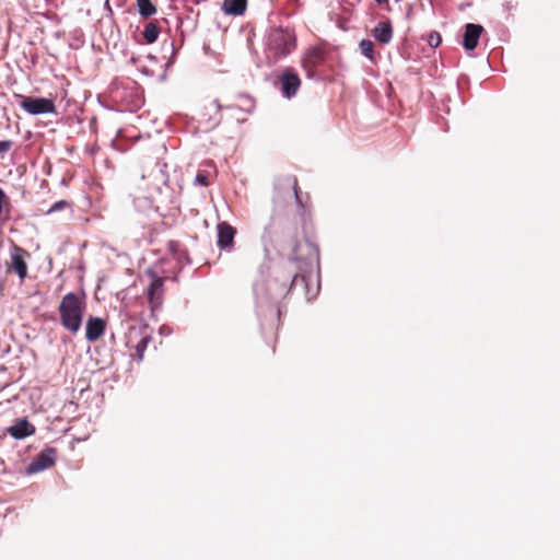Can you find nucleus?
Here are the masks:
<instances>
[{
  "mask_svg": "<svg viewBox=\"0 0 560 560\" xmlns=\"http://www.w3.org/2000/svg\"><path fill=\"white\" fill-rule=\"evenodd\" d=\"M84 310L85 303L78 294L67 293L58 307L62 326L73 334L78 332L82 325Z\"/></svg>",
  "mask_w": 560,
  "mask_h": 560,
  "instance_id": "obj_1",
  "label": "nucleus"
},
{
  "mask_svg": "<svg viewBox=\"0 0 560 560\" xmlns=\"http://www.w3.org/2000/svg\"><path fill=\"white\" fill-rule=\"evenodd\" d=\"M268 51L272 54L273 60L289 55L296 46V38L293 32L287 28H272L268 35Z\"/></svg>",
  "mask_w": 560,
  "mask_h": 560,
  "instance_id": "obj_2",
  "label": "nucleus"
},
{
  "mask_svg": "<svg viewBox=\"0 0 560 560\" xmlns=\"http://www.w3.org/2000/svg\"><path fill=\"white\" fill-rule=\"evenodd\" d=\"M21 102L20 106L31 115L54 114L56 106L51 98L45 97H30L24 95H16Z\"/></svg>",
  "mask_w": 560,
  "mask_h": 560,
  "instance_id": "obj_3",
  "label": "nucleus"
},
{
  "mask_svg": "<svg viewBox=\"0 0 560 560\" xmlns=\"http://www.w3.org/2000/svg\"><path fill=\"white\" fill-rule=\"evenodd\" d=\"M57 451L54 447H47L36 455V457L26 467V474H37L55 465Z\"/></svg>",
  "mask_w": 560,
  "mask_h": 560,
  "instance_id": "obj_4",
  "label": "nucleus"
},
{
  "mask_svg": "<svg viewBox=\"0 0 560 560\" xmlns=\"http://www.w3.org/2000/svg\"><path fill=\"white\" fill-rule=\"evenodd\" d=\"M27 256L28 253L25 249L14 246L10 255V260L7 264V271L14 272L21 280H24L27 276V264L25 261Z\"/></svg>",
  "mask_w": 560,
  "mask_h": 560,
  "instance_id": "obj_5",
  "label": "nucleus"
},
{
  "mask_svg": "<svg viewBox=\"0 0 560 560\" xmlns=\"http://www.w3.org/2000/svg\"><path fill=\"white\" fill-rule=\"evenodd\" d=\"M279 83H280V91L282 94L291 98L293 97L300 86H301V79L298 75L296 72H294L291 69H285L280 75H279Z\"/></svg>",
  "mask_w": 560,
  "mask_h": 560,
  "instance_id": "obj_6",
  "label": "nucleus"
},
{
  "mask_svg": "<svg viewBox=\"0 0 560 560\" xmlns=\"http://www.w3.org/2000/svg\"><path fill=\"white\" fill-rule=\"evenodd\" d=\"M218 230V247L222 250H231L234 246V238L237 233L236 229L230 223L222 221L217 225Z\"/></svg>",
  "mask_w": 560,
  "mask_h": 560,
  "instance_id": "obj_7",
  "label": "nucleus"
},
{
  "mask_svg": "<svg viewBox=\"0 0 560 560\" xmlns=\"http://www.w3.org/2000/svg\"><path fill=\"white\" fill-rule=\"evenodd\" d=\"M327 48L325 45H317L307 49L303 58V67L307 71L315 70L318 66L324 63L327 56Z\"/></svg>",
  "mask_w": 560,
  "mask_h": 560,
  "instance_id": "obj_8",
  "label": "nucleus"
},
{
  "mask_svg": "<svg viewBox=\"0 0 560 560\" xmlns=\"http://www.w3.org/2000/svg\"><path fill=\"white\" fill-rule=\"evenodd\" d=\"M253 107V101L249 97L240 95L236 102L226 106L225 109L230 113L231 117L241 122L246 120V116Z\"/></svg>",
  "mask_w": 560,
  "mask_h": 560,
  "instance_id": "obj_9",
  "label": "nucleus"
},
{
  "mask_svg": "<svg viewBox=\"0 0 560 560\" xmlns=\"http://www.w3.org/2000/svg\"><path fill=\"white\" fill-rule=\"evenodd\" d=\"M483 27L480 24L468 23L465 25L463 46L466 50H474L478 46Z\"/></svg>",
  "mask_w": 560,
  "mask_h": 560,
  "instance_id": "obj_10",
  "label": "nucleus"
},
{
  "mask_svg": "<svg viewBox=\"0 0 560 560\" xmlns=\"http://www.w3.org/2000/svg\"><path fill=\"white\" fill-rule=\"evenodd\" d=\"M106 323L100 317H90L86 322L85 338L90 341L98 340L105 332Z\"/></svg>",
  "mask_w": 560,
  "mask_h": 560,
  "instance_id": "obj_11",
  "label": "nucleus"
},
{
  "mask_svg": "<svg viewBox=\"0 0 560 560\" xmlns=\"http://www.w3.org/2000/svg\"><path fill=\"white\" fill-rule=\"evenodd\" d=\"M8 432L14 439L21 440L34 434L35 428L26 419H21L10 427Z\"/></svg>",
  "mask_w": 560,
  "mask_h": 560,
  "instance_id": "obj_12",
  "label": "nucleus"
},
{
  "mask_svg": "<svg viewBox=\"0 0 560 560\" xmlns=\"http://www.w3.org/2000/svg\"><path fill=\"white\" fill-rule=\"evenodd\" d=\"M372 35L381 44H388L393 38L392 23L388 20L378 22L372 30Z\"/></svg>",
  "mask_w": 560,
  "mask_h": 560,
  "instance_id": "obj_13",
  "label": "nucleus"
},
{
  "mask_svg": "<svg viewBox=\"0 0 560 560\" xmlns=\"http://www.w3.org/2000/svg\"><path fill=\"white\" fill-rule=\"evenodd\" d=\"M163 294V280L158 278L152 281L148 289L149 301L152 307L159 306L162 303Z\"/></svg>",
  "mask_w": 560,
  "mask_h": 560,
  "instance_id": "obj_14",
  "label": "nucleus"
},
{
  "mask_svg": "<svg viewBox=\"0 0 560 560\" xmlns=\"http://www.w3.org/2000/svg\"><path fill=\"white\" fill-rule=\"evenodd\" d=\"M247 8V0H224L222 9L230 15H242Z\"/></svg>",
  "mask_w": 560,
  "mask_h": 560,
  "instance_id": "obj_15",
  "label": "nucleus"
},
{
  "mask_svg": "<svg viewBox=\"0 0 560 560\" xmlns=\"http://www.w3.org/2000/svg\"><path fill=\"white\" fill-rule=\"evenodd\" d=\"M160 34V28L154 23H148L143 30V38L148 44L154 43Z\"/></svg>",
  "mask_w": 560,
  "mask_h": 560,
  "instance_id": "obj_16",
  "label": "nucleus"
},
{
  "mask_svg": "<svg viewBox=\"0 0 560 560\" xmlns=\"http://www.w3.org/2000/svg\"><path fill=\"white\" fill-rule=\"evenodd\" d=\"M137 5L139 13L144 18H149L156 13V8L151 0H137Z\"/></svg>",
  "mask_w": 560,
  "mask_h": 560,
  "instance_id": "obj_17",
  "label": "nucleus"
},
{
  "mask_svg": "<svg viewBox=\"0 0 560 560\" xmlns=\"http://www.w3.org/2000/svg\"><path fill=\"white\" fill-rule=\"evenodd\" d=\"M152 337L150 335H144L136 345V357L138 361H142L144 357V351L148 345L151 342Z\"/></svg>",
  "mask_w": 560,
  "mask_h": 560,
  "instance_id": "obj_18",
  "label": "nucleus"
},
{
  "mask_svg": "<svg viewBox=\"0 0 560 560\" xmlns=\"http://www.w3.org/2000/svg\"><path fill=\"white\" fill-rule=\"evenodd\" d=\"M360 49L362 55L373 60L374 58V44L370 39H362L360 42Z\"/></svg>",
  "mask_w": 560,
  "mask_h": 560,
  "instance_id": "obj_19",
  "label": "nucleus"
},
{
  "mask_svg": "<svg viewBox=\"0 0 560 560\" xmlns=\"http://www.w3.org/2000/svg\"><path fill=\"white\" fill-rule=\"evenodd\" d=\"M195 183L201 186H209L210 173L207 171H199L195 177Z\"/></svg>",
  "mask_w": 560,
  "mask_h": 560,
  "instance_id": "obj_20",
  "label": "nucleus"
},
{
  "mask_svg": "<svg viewBox=\"0 0 560 560\" xmlns=\"http://www.w3.org/2000/svg\"><path fill=\"white\" fill-rule=\"evenodd\" d=\"M67 208H70V203L66 200H59L55 202L45 213L50 214L57 211L65 210Z\"/></svg>",
  "mask_w": 560,
  "mask_h": 560,
  "instance_id": "obj_21",
  "label": "nucleus"
},
{
  "mask_svg": "<svg viewBox=\"0 0 560 560\" xmlns=\"http://www.w3.org/2000/svg\"><path fill=\"white\" fill-rule=\"evenodd\" d=\"M442 42V37L440 35V33L438 32H431L428 36V44L431 46V47H438L440 46Z\"/></svg>",
  "mask_w": 560,
  "mask_h": 560,
  "instance_id": "obj_22",
  "label": "nucleus"
},
{
  "mask_svg": "<svg viewBox=\"0 0 560 560\" xmlns=\"http://www.w3.org/2000/svg\"><path fill=\"white\" fill-rule=\"evenodd\" d=\"M13 147V141L11 140H2L0 141V155L3 156L7 152H9Z\"/></svg>",
  "mask_w": 560,
  "mask_h": 560,
  "instance_id": "obj_23",
  "label": "nucleus"
},
{
  "mask_svg": "<svg viewBox=\"0 0 560 560\" xmlns=\"http://www.w3.org/2000/svg\"><path fill=\"white\" fill-rule=\"evenodd\" d=\"M293 191H294V196H295V200H296L298 205L301 207H304V202L300 195V187H299V183H298L296 178H294V180H293Z\"/></svg>",
  "mask_w": 560,
  "mask_h": 560,
  "instance_id": "obj_24",
  "label": "nucleus"
},
{
  "mask_svg": "<svg viewBox=\"0 0 560 560\" xmlns=\"http://www.w3.org/2000/svg\"><path fill=\"white\" fill-rule=\"evenodd\" d=\"M167 246L171 252L175 253L179 246V243L176 241H170Z\"/></svg>",
  "mask_w": 560,
  "mask_h": 560,
  "instance_id": "obj_25",
  "label": "nucleus"
},
{
  "mask_svg": "<svg viewBox=\"0 0 560 560\" xmlns=\"http://www.w3.org/2000/svg\"><path fill=\"white\" fill-rule=\"evenodd\" d=\"M374 1H375V2H377V3H385V2H387L388 0H374Z\"/></svg>",
  "mask_w": 560,
  "mask_h": 560,
  "instance_id": "obj_26",
  "label": "nucleus"
},
{
  "mask_svg": "<svg viewBox=\"0 0 560 560\" xmlns=\"http://www.w3.org/2000/svg\"><path fill=\"white\" fill-rule=\"evenodd\" d=\"M298 278H299V275H295V276L293 277V280H292V281H293V282H295V281L298 280Z\"/></svg>",
  "mask_w": 560,
  "mask_h": 560,
  "instance_id": "obj_27",
  "label": "nucleus"
}]
</instances>
